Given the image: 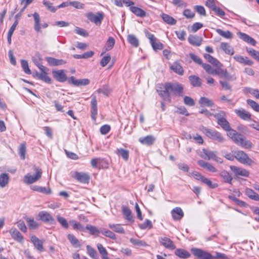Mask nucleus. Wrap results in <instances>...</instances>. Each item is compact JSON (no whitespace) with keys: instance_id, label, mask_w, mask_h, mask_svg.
<instances>
[{"instance_id":"51","label":"nucleus","mask_w":259,"mask_h":259,"mask_svg":"<svg viewBox=\"0 0 259 259\" xmlns=\"http://www.w3.org/2000/svg\"><path fill=\"white\" fill-rule=\"evenodd\" d=\"M85 229L89 231L91 235H97L101 233V229L99 230L96 227L91 225H87Z\"/></svg>"},{"instance_id":"10","label":"nucleus","mask_w":259,"mask_h":259,"mask_svg":"<svg viewBox=\"0 0 259 259\" xmlns=\"http://www.w3.org/2000/svg\"><path fill=\"white\" fill-rule=\"evenodd\" d=\"M66 71L64 69L53 70L52 74L54 78L60 82H64L67 79Z\"/></svg>"},{"instance_id":"23","label":"nucleus","mask_w":259,"mask_h":259,"mask_svg":"<svg viewBox=\"0 0 259 259\" xmlns=\"http://www.w3.org/2000/svg\"><path fill=\"white\" fill-rule=\"evenodd\" d=\"M217 123L223 130L228 132V133H232V131H235L231 127L230 124L226 119V117L222 120L220 119L219 121H217Z\"/></svg>"},{"instance_id":"4","label":"nucleus","mask_w":259,"mask_h":259,"mask_svg":"<svg viewBox=\"0 0 259 259\" xmlns=\"http://www.w3.org/2000/svg\"><path fill=\"white\" fill-rule=\"evenodd\" d=\"M202 132L207 137L214 141L219 143H223L225 141V139L222 134L215 130L204 127L203 128Z\"/></svg>"},{"instance_id":"52","label":"nucleus","mask_w":259,"mask_h":259,"mask_svg":"<svg viewBox=\"0 0 259 259\" xmlns=\"http://www.w3.org/2000/svg\"><path fill=\"white\" fill-rule=\"evenodd\" d=\"M150 44L152 47L153 49L155 51H156L158 50H162L163 48V44L160 42L157 38L155 41L150 42Z\"/></svg>"},{"instance_id":"3","label":"nucleus","mask_w":259,"mask_h":259,"mask_svg":"<svg viewBox=\"0 0 259 259\" xmlns=\"http://www.w3.org/2000/svg\"><path fill=\"white\" fill-rule=\"evenodd\" d=\"M197 153L200 157L204 159L207 160H213L219 163L223 162L222 158L217 156V151H212L206 149H203L202 151L197 150Z\"/></svg>"},{"instance_id":"6","label":"nucleus","mask_w":259,"mask_h":259,"mask_svg":"<svg viewBox=\"0 0 259 259\" xmlns=\"http://www.w3.org/2000/svg\"><path fill=\"white\" fill-rule=\"evenodd\" d=\"M34 170L35 174L34 176H32L30 174H27L24 177V182L28 184H31L36 182L39 180L42 174L41 170L36 167H34Z\"/></svg>"},{"instance_id":"41","label":"nucleus","mask_w":259,"mask_h":259,"mask_svg":"<svg viewBox=\"0 0 259 259\" xmlns=\"http://www.w3.org/2000/svg\"><path fill=\"white\" fill-rule=\"evenodd\" d=\"M108 226L111 229H112L115 232L120 234H124L125 233L123 228L122 227L120 224H109Z\"/></svg>"},{"instance_id":"63","label":"nucleus","mask_w":259,"mask_h":259,"mask_svg":"<svg viewBox=\"0 0 259 259\" xmlns=\"http://www.w3.org/2000/svg\"><path fill=\"white\" fill-rule=\"evenodd\" d=\"M212 115L217 119V121H219L220 119L226 117V113L223 111H220L218 113L213 114Z\"/></svg>"},{"instance_id":"15","label":"nucleus","mask_w":259,"mask_h":259,"mask_svg":"<svg viewBox=\"0 0 259 259\" xmlns=\"http://www.w3.org/2000/svg\"><path fill=\"white\" fill-rule=\"evenodd\" d=\"M234 112L238 117L244 120H251V114L245 109H235Z\"/></svg>"},{"instance_id":"32","label":"nucleus","mask_w":259,"mask_h":259,"mask_svg":"<svg viewBox=\"0 0 259 259\" xmlns=\"http://www.w3.org/2000/svg\"><path fill=\"white\" fill-rule=\"evenodd\" d=\"M25 219L27 222V225L30 230H34L39 227L38 223L34 221L32 217H25Z\"/></svg>"},{"instance_id":"39","label":"nucleus","mask_w":259,"mask_h":259,"mask_svg":"<svg viewBox=\"0 0 259 259\" xmlns=\"http://www.w3.org/2000/svg\"><path fill=\"white\" fill-rule=\"evenodd\" d=\"M31 189L34 191H36L42 193L50 194L51 193V190L50 188L42 187L38 186H31Z\"/></svg>"},{"instance_id":"36","label":"nucleus","mask_w":259,"mask_h":259,"mask_svg":"<svg viewBox=\"0 0 259 259\" xmlns=\"http://www.w3.org/2000/svg\"><path fill=\"white\" fill-rule=\"evenodd\" d=\"M122 211L124 218L128 221H133V218L131 210L128 207L123 206L122 207Z\"/></svg>"},{"instance_id":"44","label":"nucleus","mask_w":259,"mask_h":259,"mask_svg":"<svg viewBox=\"0 0 259 259\" xmlns=\"http://www.w3.org/2000/svg\"><path fill=\"white\" fill-rule=\"evenodd\" d=\"M18 152L20 158L22 160L25 159L26 152V147L25 143H21L18 148Z\"/></svg>"},{"instance_id":"53","label":"nucleus","mask_w":259,"mask_h":259,"mask_svg":"<svg viewBox=\"0 0 259 259\" xmlns=\"http://www.w3.org/2000/svg\"><path fill=\"white\" fill-rule=\"evenodd\" d=\"M69 223L72 225L73 229L74 230H79L81 231H84L83 226L79 222H77L74 220H70Z\"/></svg>"},{"instance_id":"34","label":"nucleus","mask_w":259,"mask_h":259,"mask_svg":"<svg viewBox=\"0 0 259 259\" xmlns=\"http://www.w3.org/2000/svg\"><path fill=\"white\" fill-rule=\"evenodd\" d=\"M198 103L202 107L205 106L212 107L214 105L213 102L206 97H201L198 101Z\"/></svg>"},{"instance_id":"2","label":"nucleus","mask_w":259,"mask_h":259,"mask_svg":"<svg viewBox=\"0 0 259 259\" xmlns=\"http://www.w3.org/2000/svg\"><path fill=\"white\" fill-rule=\"evenodd\" d=\"M227 135L236 145L241 148L251 149L253 147V144L250 141L236 131H232V133H228Z\"/></svg>"},{"instance_id":"54","label":"nucleus","mask_w":259,"mask_h":259,"mask_svg":"<svg viewBox=\"0 0 259 259\" xmlns=\"http://www.w3.org/2000/svg\"><path fill=\"white\" fill-rule=\"evenodd\" d=\"M139 227L141 229L144 230L147 228H152L153 225L150 220L146 219L143 223L139 224Z\"/></svg>"},{"instance_id":"18","label":"nucleus","mask_w":259,"mask_h":259,"mask_svg":"<svg viewBox=\"0 0 259 259\" xmlns=\"http://www.w3.org/2000/svg\"><path fill=\"white\" fill-rule=\"evenodd\" d=\"M9 233L14 240L20 243L23 242V236L16 228H11L9 231Z\"/></svg>"},{"instance_id":"14","label":"nucleus","mask_w":259,"mask_h":259,"mask_svg":"<svg viewBox=\"0 0 259 259\" xmlns=\"http://www.w3.org/2000/svg\"><path fill=\"white\" fill-rule=\"evenodd\" d=\"M198 164L203 168L207 171L211 172H216L217 169L211 163L204 161L203 160H199L197 161Z\"/></svg>"},{"instance_id":"30","label":"nucleus","mask_w":259,"mask_h":259,"mask_svg":"<svg viewBox=\"0 0 259 259\" xmlns=\"http://www.w3.org/2000/svg\"><path fill=\"white\" fill-rule=\"evenodd\" d=\"M130 10L133 13H134L137 16L143 18L146 16V12L140 8L132 6L130 8Z\"/></svg>"},{"instance_id":"9","label":"nucleus","mask_w":259,"mask_h":259,"mask_svg":"<svg viewBox=\"0 0 259 259\" xmlns=\"http://www.w3.org/2000/svg\"><path fill=\"white\" fill-rule=\"evenodd\" d=\"M87 16L90 21L95 23L96 25H100L104 17L103 14L101 12H98L97 14L90 12L87 14Z\"/></svg>"},{"instance_id":"7","label":"nucleus","mask_w":259,"mask_h":259,"mask_svg":"<svg viewBox=\"0 0 259 259\" xmlns=\"http://www.w3.org/2000/svg\"><path fill=\"white\" fill-rule=\"evenodd\" d=\"M195 180L199 181L210 189H214L218 187L217 183H212L210 179L198 172H195Z\"/></svg>"},{"instance_id":"42","label":"nucleus","mask_w":259,"mask_h":259,"mask_svg":"<svg viewBox=\"0 0 259 259\" xmlns=\"http://www.w3.org/2000/svg\"><path fill=\"white\" fill-rule=\"evenodd\" d=\"M9 175L7 174L3 173L0 175V186L2 188L5 187L9 182Z\"/></svg>"},{"instance_id":"31","label":"nucleus","mask_w":259,"mask_h":259,"mask_svg":"<svg viewBox=\"0 0 259 259\" xmlns=\"http://www.w3.org/2000/svg\"><path fill=\"white\" fill-rule=\"evenodd\" d=\"M170 69L179 75H182L184 72L183 69L179 61H175L170 67Z\"/></svg>"},{"instance_id":"24","label":"nucleus","mask_w":259,"mask_h":259,"mask_svg":"<svg viewBox=\"0 0 259 259\" xmlns=\"http://www.w3.org/2000/svg\"><path fill=\"white\" fill-rule=\"evenodd\" d=\"M155 139L153 136L149 135L145 137H141L139 139V141L142 144L147 145H152Z\"/></svg>"},{"instance_id":"33","label":"nucleus","mask_w":259,"mask_h":259,"mask_svg":"<svg viewBox=\"0 0 259 259\" xmlns=\"http://www.w3.org/2000/svg\"><path fill=\"white\" fill-rule=\"evenodd\" d=\"M220 47L227 54L232 55L234 51L233 48L227 42H222Z\"/></svg>"},{"instance_id":"60","label":"nucleus","mask_w":259,"mask_h":259,"mask_svg":"<svg viewBox=\"0 0 259 259\" xmlns=\"http://www.w3.org/2000/svg\"><path fill=\"white\" fill-rule=\"evenodd\" d=\"M195 11H196L198 14L202 16H206V11L205 8L202 6L196 5L195 6Z\"/></svg>"},{"instance_id":"48","label":"nucleus","mask_w":259,"mask_h":259,"mask_svg":"<svg viewBox=\"0 0 259 259\" xmlns=\"http://www.w3.org/2000/svg\"><path fill=\"white\" fill-rule=\"evenodd\" d=\"M87 250L88 254L93 259H98V255L96 250L90 246V245L87 246Z\"/></svg>"},{"instance_id":"28","label":"nucleus","mask_w":259,"mask_h":259,"mask_svg":"<svg viewBox=\"0 0 259 259\" xmlns=\"http://www.w3.org/2000/svg\"><path fill=\"white\" fill-rule=\"evenodd\" d=\"M245 193L250 199L255 201H259V194L252 189L248 188H246Z\"/></svg>"},{"instance_id":"50","label":"nucleus","mask_w":259,"mask_h":259,"mask_svg":"<svg viewBox=\"0 0 259 259\" xmlns=\"http://www.w3.org/2000/svg\"><path fill=\"white\" fill-rule=\"evenodd\" d=\"M57 220L63 228L65 229L68 228L69 223L65 218L58 215L57 216Z\"/></svg>"},{"instance_id":"37","label":"nucleus","mask_w":259,"mask_h":259,"mask_svg":"<svg viewBox=\"0 0 259 259\" xmlns=\"http://www.w3.org/2000/svg\"><path fill=\"white\" fill-rule=\"evenodd\" d=\"M67 238L73 247L79 248L81 246L79 240L73 235L69 234L67 235Z\"/></svg>"},{"instance_id":"12","label":"nucleus","mask_w":259,"mask_h":259,"mask_svg":"<svg viewBox=\"0 0 259 259\" xmlns=\"http://www.w3.org/2000/svg\"><path fill=\"white\" fill-rule=\"evenodd\" d=\"M38 217L39 219L42 222L49 223L53 225L55 224V220L52 215L48 212L46 211H41L39 212Z\"/></svg>"},{"instance_id":"61","label":"nucleus","mask_w":259,"mask_h":259,"mask_svg":"<svg viewBox=\"0 0 259 259\" xmlns=\"http://www.w3.org/2000/svg\"><path fill=\"white\" fill-rule=\"evenodd\" d=\"M228 198L230 200L235 202L237 204H238V205H239L240 206H245L246 203L245 202H244L241 200H239V199L237 198L236 197H235L234 196L229 195L228 196Z\"/></svg>"},{"instance_id":"64","label":"nucleus","mask_w":259,"mask_h":259,"mask_svg":"<svg viewBox=\"0 0 259 259\" xmlns=\"http://www.w3.org/2000/svg\"><path fill=\"white\" fill-rule=\"evenodd\" d=\"M97 248L102 256L108 255L107 250L101 244L99 243L97 244Z\"/></svg>"},{"instance_id":"1","label":"nucleus","mask_w":259,"mask_h":259,"mask_svg":"<svg viewBox=\"0 0 259 259\" xmlns=\"http://www.w3.org/2000/svg\"><path fill=\"white\" fill-rule=\"evenodd\" d=\"M164 90H162L161 88L158 89L157 92L164 100H169V98L172 94L181 97L183 96V88L181 84L177 83H166L164 84Z\"/></svg>"},{"instance_id":"20","label":"nucleus","mask_w":259,"mask_h":259,"mask_svg":"<svg viewBox=\"0 0 259 259\" xmlns=\"http://www.w3.org/2000/svg\"><path fill=\"white\" fill-rule=\"evenodd\" d=\"M237 34L240 39H241L245 42L249 44H250L253 46H254L256 45V41L253 38L249 36L248 34L241 32H238Z\"/></svg>"},{"instance_id":"35","label":"nucleus","mask_w":259,"mask_h":259,"mask_svg":"<svg viewBox=\"0 0 259 259\" xmlns=\"http://www.w3.org/2000/svg\"><path fill=\"white\" fill-rule=\"evenodd\" d=\"M175 253L177 256L182 258H187L190 256V253L189 252L181 248L177 249Z\"/></svg>"},{"instance_id":"11","label":"nucleus","mask_w":259,"mask_h":259,"mask_svg":"<svg viewBox=\"0 0 259 259\" xmlns=\"http://www.w3.org/2000/svg\"><path fill=\"white\" fill-rule=\"evenodd\" d=\"M158 240L161 245L167 249L173 250L176 248V246L174 242L170 238L167 237H160L159 238Z\"/></svg>"},{"instance_id":"62","label":"nucleus","mask_w":259,"mask_h":259,"mask_svg":"<svg viewBox=\"0 0 259 259\" xmlns=\"http://www.w3.org/2000/svg\"><path fill=\"white\" fill-rule=\"evenodd\" d=\"M111 59L110 56L109 54H107L106 56H104L100 61V64L102 67L106 66L107 64L109 62Z\"/></svg>"},{"instance_id":"38","label":"nucleus","mask_w":259,"mask_h":259,"mask_svg":"<svg viewBox=\"0 0 259 259\" xmlns=\"http://www.w3.org/2000/svg\"><path fill=\"white\" fill-rule=\"evenodd\" d=\"M128 42L134 47H138L139 45L138 39L134 34H128L127 36Z\"/></svg>"},{"instance_id":"47","label":"nucleus","mask_w":259,"mask_h":259,"mask_svg":"<svg viewBox=\"0 0 259 259\" xmlns=\"http://www.w3.org/2000/svg\"><path fill=\"white\" fill-rule=\"evenodd\" d=\"M101 233L112 239H116V235L112 231L104 228L101 229Z\"/></svg>"},{"instance_id":"17","label":"nucleus","mask_w":259,"mask_h":259,"mask_svg":"<svg viewBox=\"0 0 259 259\" xmlns=\"http://www.w3.org/2000/svg\"><path fill=\"white\" fill-rule=\"evenodd\" d=\"M172 218L175 221H180L184 217V212L180 207H176L171 211Z\"/></svg>"},{"instance_id":"59","label":"nucleus","mask_w":259,"mask_h":259,"mask_svg":"<svg viewBox=\"0 0 259 259\" xmlns=\"http://www.w3.org/2000/svg\"><path fill=\"white\" fill-rule=\"evenodd\" d=\"M21 64L24 72L27 74H31V70L29 68L27 61L25 60H21Z\"/></svg>"},{"instance_id":"40","label":"nucleus","mask_w":259,"mask_h":259,"mask_svg":"<svg viewBox=\"0 0 259 259\" xmlns=\"http://www.w3.org/2000/svg\"><path fill=\"white\" fill-rule=\"evenodd\" d=\"M47 72H41L36 73V76L38 79L47 82L51 83V78L47 75Z\"/></svg>"},{"instance_id":"46","label":"nucleus","mask_w":259,"mask_h":259,"mask_svg":"<svg viewBox=\"0 0 259 259\" xmlns=\"http://www.w3.org/2000/svg\"><path fill=\"white\" fill-rule=\"evenodd\" d=\"M130 242L135 246L137 247H146L148 245L144 241L132 238L130 239Z\"/></svg>"},{"instance_id":"57","label":"nucleus","mask_w":259,"mask_h":259,"mask_svg":"<svg viewBox=\"0 0 259 259\" xmlns=\"http://www.w3.org/2000/svg\"><path fill=\"white\" fill-rule=\"evenodd\" d=\"M117 153L120 154L125 160H127L128 158L129 153L128 151L122 148L118 149L117 150Z\"/></svg>"},{"instance_id":"26","label":"nucleus","mask_w":259,"mask_h":259,"mask_svg":"<svg viewBox=\"0 0 259 259\" xmlns=\"http://www.w3.org/2000/svg\"><path fill=\"white\" fill-rule=\"evenodd\" d=\"M32 15L34 20V29L37 32H41V25L40 24V18L39 15L37 12H35Z\"/></svg>"},{"instance_id":"43","label":"nucleus","mask_w":259,"mask_h":259,"mask_svg":"<svg viewBox=\"0 0 259 259\" xmlns=\"http://www.w3.org/2000/svg\"><path fill=\"white\" fill-rule=\"evenodd\" d=\"M216 31L219 35L224 37V38L231 39L233 37V33L230 31H224L221 29H217Z\"/></svg>"},{"instance_id":"49","label":"nucleus","mask_w":259,"mask_h":259,"mask_svg":"<svg viewBox=\"0 0 259 259\" xmlns=\"http://www.w3.org/2000/svg\"><path fill=\"white\" fill-rule=\"evenodd\" d=\"M115 45V39L112 37H109L105 45V50L108 51L111 50Z\"/></svg>"},{"instance_id":"22","label":"nucleus","mask_w":259,"mask_h":259,"mask_svg":"<svg viewBox=\"0 0 259 259\" xmlns=\"http://www.w3.org/2000/svg\"><path fill=\"white\" fill-rule=\"evenodd\" d=\"M31 241L33 243L35 247L39 251L44 250L43 247L44 241L39 240L36 236H32L31 237Z\"/></svg>"},{"instance_id":"19","label":"nucleus","mask_w":259,"mask_h":259,"mask_svg":"<svg viewBox=\"0 0 259 259\" xmlns=\"http://www.w3.org/2000/svg\"><path fill=\"white\" fill-rule=\"evenodd\" d=\"M230 169L234 172L236 176H241L248 177L249 175V172L248 170L241 167L231 165L230 166Z\"/></svg>"},{"instance_id":"56","label":"nucleus","mask_w":259,"mask_h":259,"mask_svg":"<svg viewBox=\"0 0 259 259\" xmlns=\"http://www.w3.org/2000/svg\"><path fill=\"white\" fill-rule=\"evenodd\" d=\"M246 102L255 111L259 112V104L257 102L251 99H247Z\"/></svg>"},{"instance_id":"58","label":"nucleus","mask_w":259,"mask_h":259,"mask_svg":"<svg viewBox=\"0 0 259 259\" xmlns=\"http://www.w3.org/2000/svg\"><path fill=\"white\" fill-rule=\"evenodd\" d=\"M221 176L223 178L225 182L231 184L233 178L229 172L227 171H223L222 172Z\"/></svg>"},{"instance_id":"8","label":"nucleus","mask_w":259,"mask_h":259,"mask_svg":"<svg viewBox=\"0 0 259 259\" xmlns=\"http://www.w3.org/2000/svg\"><path fill=\"white\" fill-rule=\"evenodd\" d=\"M71 176L81 183L88 184L90 179V176L85 172L77 171L72 172Z\"/></svg>"},{"instance_id":"16","label":"nucleus","mask_w":259,"mask_h":259,"mask_svg":"<svg viewBox=\"0 0 259 259\" xmlns=\"http://www.w3.org/2000/svg\"><path fill=\"white\" fill-rule=\"evenodd\" d=\"M91 118L93 121H96L97 115V101L96 96L92 97L91 102Z\"/></svg>"},{"instance_id":"45","label":"nucleus","mask_w":259,"mask_h":259,"mask_svg":"<svg viewBox=\"0 0 259 259\" xmlns=\"http://www.w3.org/2000/svg\"><path fill=\"white\" fill-rule=\"evenodd\" d=\"M43 5L46 7L47 9L52 13H55L57 10V8L53 6L52 3L47 0L42 1Z\"/></svg>"},{"instance_id":"27","label":"nucleus","mask_w":259,"mask_h":259,"mask_svg":"<svg viewBox=\"0 0 259 259\" xmlns=\"http://www.w3.org/2000/svg\"><path fill=\"white\" fill-rule=\"evenodd\" d=\"M202 67L206 72L212 75H219V71L220 68H217V69H214L210 65L208 64H203Z\"/></svg>"},{"instance_id":"29","label":"nucleus","mask_w":259,"mask_h":259,"mask_svg":"<svg viewBox=\"0 0 259 259\" xmlns=\"http://www.w3.org/2000/svg\"><path fill=\"white\" fill-rule=\"evenodd\" d=\"M160 16L163 21L169 25H174L177 23V20L167 14L162 13Z\"/></svg>"},{"instance_id":"25","label":"nucleus","mask_w":259,"mask_h":259,"mask_svg":"<svg viewBox=\"0 0 259 259\" xmlns=\"http://www.w3.org/2000/svg\"><path fill=\"white\" fill-rule=\"evenodd\" d=\"M204 57L208 62L217 68H220L223 66L222 64L217 59L214 58L209 54H204Z\"/></svg>"},{"instance_id":"13","label":"nucleus","mask_w":259,"mask_h":259,"mask_svg":"<svg viewBox=\"0 0 259 259\" xmlns=\"http://www.w3.org/2000/svg\"><path fill=\"white\" fill-rule=\"evenodd\" d=\"M195 257L198 259H214L210 253L199 248H195Z\"/></svg>"},{"instance_id":"5","label":"nucleus","mask_w":259,"mask_h":259,"mask_svg":"<svg viewBox=\"0 0 259 259\" xmlns=\"http://www.w3.org/2000/svg\"><path fill=\"white\" fill-rule=\"evenodd\" d=\"M235 158L240 163L247 165H251L254 161L250 158L247 154L242 150L235 152Z\"/></svg>"},{"instance_id":"55","label":"nucleus","mask_w":259,"mask_h":259,"mask_svg":"<svg viewBox=\"0 0 259 259\" xmlns=\"http://www.w3.org/2000/svg\"><path fill=\"white\" fill-rule=\"evenodd\" d=\"M247 53L251 56L253 59L259 61V52L256 51L253 49H246Z\"/></svg>"},{"instance_id":"21","label":"nucleus","mask_w":259,"mask_h":259,"mask_svg":"<svg viewBox=\"0 0 259 259\" xmlns=\"http://www.w3.org/2000/svg\"><path fill=\"white\" fill-rule=\"evenodd\" d=\"M46 61L51 66H60L65 64L66 61L62 59H57L55 58L48 57L46 58Z\"/></svg>"}]
</instances>
